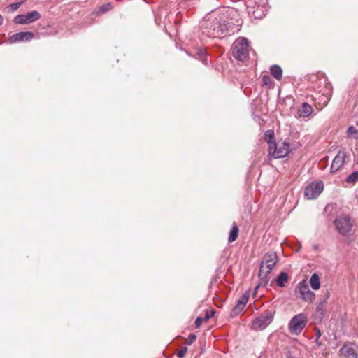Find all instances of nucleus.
<instances>
[{"label": "nucleus", "mask_w": 358, "mask_h": 358, "mask_svg": "<svg viewBox=\"0 0 358 358\" xmlns=\"http://www.w3.org/2000/svg\"><path fill=\"white\" fill-rule=\"evenodd\" d=\"M278 261V257L275 252H271L264 255L263 260L261 262L259 271V276L261 280V284L266 285L268 283V275L275 267Z\"/></svg>", "instance_id": "f257e3e1"}, {"label": "nucleus", "mask_w": 358, "mask_h": 358, "mask_svg": "<svg viewBox=\"0 0 358 358\" xmlns=\"http://www.w3.org/2000/svg\"><path fill=\"white\" fill-rule=\"evenodd\" d=\"M203 27L205 29L203 32L211 38H222L228 31L227 24L217 19L211 20L210 17L205 20Z\"/></svg>", "instance_id": "f03ea898"}, {"label": "nucleus", "mask_w": 358, "mask_h": 358, "mask_svg": "<svg viewBox=\"0 0 358 358\" xmlns=\"http://www.w3.org/2000/svg\"><path fill=\"white\" fill-rule=\"evenodd\" d=\"M334 224L338 232L342 236H345L352 231L355 224V220L350 215L344 214L336 218Z\"/></svg>", "instance_id": "7ed1b4c3"}, {"label": "nucleus", "mask_w": 358, "mask_h": 358, "mask_svg": "<svg viewBox=\"0 0 358 358\" xmlns=\"http://www.w3.org/2000/svg\"><path fill=\"white\" fill-rule=\"evenodd\" d=\"M232 53L234 57L239 61L246 59L249 53L248 40L245 38H239L236 40L233 45Z\"/></svg>", "instance_id": "20e7f679"}, {"label": "nucleus", "mask_w": 358, "mask_h": 358, "mask_svg": "<svg viewBox=\"0 0 358 358\" xmlns=\"http://www.w3.org/2000/svg\"><path fill=\"white\" fill-rule=\"evenodd\" d=\"M268 152L274 158H282L289 152V144L285 141L271 142L268 141Z\"/></svg>", "instance_id": "39448f33"}, {"label": "nucleus", "mask_w": 358, "mask_h": 358, "mask_svg": "<svg viewBox=\"0 0 358 358\" xmlns=\"http://www.w3.org/2000/svg\"><path fill=\"white\" fill-rule=\"evenodd\" d=\"M307 324V317L303 313L294 316L289 322V329L291 334L299 335Z\"/></svg>", "instance_id": "423d86ee"}, {"label": "nucleus", "mask_w": 358, "mask_h": 358, "mask_svg": "<svg viewBox=\"0 0 358 358\" xmlns=\"http://www.w3.org/2000/svg\"><path fill=\"white\" fill-rule=\"evenodd\" d=\"M268 0H253V1H248L247 3L249 12H252L256 18L265 15Z\"/></svg>", "instance_id": "0eeeda50"}, {"label": "nucleus", "mask_w": 358, "mask_h": 358, "mask_svg": "<svg viewBox=\"0 0 358 358\" xmlns=\"http://www.w3.org/2000/svg\"><path fill=\"white\" fill-rule=\"evenodd\" d=\"M324 185L322 182H313L308 184L304 191V196L307 199H316L323 191Z\"/></svg>", "instance_id": "6e6552de"}, {"label": "nucleus", "mask_w": 358, "mask_h": 358, "mask_svg": "<svg viewBox=\"0 0 358 358\" xmlns=\"http://www.w3.org/2000/svg\"><path fill=\"white\" fill-rule=\"evenodd\" d=\"M273 319V313L271 311H266L253 320L252 329L255 330L264 329L272 322Z\"/></svg>", "instance_id": "1a4fd4ad"}, {"label": "nucleus", "mask_w": 358, "mask_h": 358, "mask_svg": "<svg viewBox=\"0 0 358 358\" xmlns=\"http://www.w3.org/2000/svg\"><path fill=\"white\" fill-rule=\"evenodd\" d=\"M297 288L301 299L309 303H313L315 299V294L313 292L309 289L308 285L304 280L298 284Z\"/></svg>", "instance_id": "9d476101"}, {"label": "nucleus", "mask_w": 358, "mask_h": 358, "mask_svg": "<svg viewBox=\"0 0 358 358\" xmlns=\"http://www.w3.org/2000/svg\"><path fill=\"white\" fill-rule=\"evenodd\" d=\"M40 17H41V14L36 10H33V11H31L25 15H17L14 18L13 22L15 24H29V23L33 22L34 21H36Z\"/></svg>", "instance_id": "9b49d317"}, {"label": "nucleus", "mask_w": 358, "mask_h": 358, "mask_svg": "<svg viewBox=\"0 0 358 358\" xmlns=\"http://www.w3.org/2000/svg\"><path fill=\"white\" fill-rule=\"evenodd\" d=\"M346 153L343 150H340L337 155L334 157L331 166V171L336 172L339 170L345 163Z\"/></svg>", "instance_id": "f8f14e48"}, {"label": "nucleus", "mask_w": 358, "mask_h": 358, "mask_svg": "<svg viewBox=\"0 0 358 358\" xmlns=\"http://www.w3.org/2000/svg\"><path fill=\"white\" fill-rule=\"evenodd\" d=\"M33 34L29 31H22L13 34L9 38L10 43H17L20 41H30L33 38Z\"/></svg>", "instance_id": "ddd939ff"}, {"label": "nucleus", "mask_w": 358, "mask_h": 358, "mask_svg": "<svg viewBox=\"0 0 358 358\" xmlns=\"http://www.w3.org/2000/svg\"><path fill=\"white\" fill-rule=\"evenodd\" d=\"M313 111V107L310 104L303 103L301 107L298 109L297 117L299 118H306L311 115Z\"/></svg>", "instance_id": "4468645a"}, {"label": "nucleus", "mask_w": 358, "mask_h": 358, "mask_svg": "<svg viewBox=\"0 0 358 358\" xmlns=\"http://www.w3.org/2000/svg\"><path fill=\"white\" fill-rule=\"evenodd\" d=\"M341 354L345 358H357V354L355 349L349 345H345L340 350Z\"/></svg>", "instance_id": "2eb2a0df"}, {"label": "nucleus", "mask_w": 358, "mask_h": 358, "mask_svg": "<svg viewBox=\"0 0 358 358\" xmlns=\"http://www.w3.org/2000/svg\"><path fill=\"white\" fill-rule=\"evenodd\" d=\"M310 285L313 289L318 290L320 288V280L317 273H313L310 278Z\"/></svg>", "instance_id": "dca6fc26"}, {"label": "nucleus", "mask_w": 358, "mask_h": 358, "mask_svg": "<svg viewBox=\"0 0 358 358\" xmlns=\"http://www.w3.org/2000/svg\"><path fill=\"white\" fill-rule=\"evenodd\" d=\"M288 281V275L285 272H281L276 280L277 285L280 287H284Z\"/></svg>", "instance_id": "f3484780"}, {"label": "nucleus", "mask_w": 358, "mask_h": 358, "mask_svg": "<svg viewBox=\"0 0 358 358\" xmlns=\"http://www.w3.org/2000/svg\"><path fill=\"white\" fill-rule=\"evenodd\" d=\"M271 73L277 80H280L282 76V69L278 65H273L270 69Z\"/></svg>", "instance_id": "a211bd4d"}, {"label": "nucleus", "mask_w": 358, "mask_h": 358, "mask_svg": "<svg viewBox=\"0 0 358 358\" xmlns=\"http://www.w3.org/2000/svg\"><path fill=\"white\" fill-rule=\"evenodd\" d=\"M238 231H239L238 227L234 223L233 224L231 230V231L229 233V242L232 243V242H234V241H235L236 240V238L238 237Z\"/></svg>", "instance_id": "6ab92c4d"}, {"label": "nucleus", "mask_w": 358, "mask_h": 358, "mask_svg": "<svg viewBox=\"0 0 358 358\" xmlns=\"http://www.w3.org/2000/svg\"><path fill=\"white\" fill-rule=\"evenodd\" d=\"M327 298H328V295L327 296L326 299H323L322 300H321L316 307L317 312L319 313L322 317H323L325 313V306L327 303Z\"/></svg>", "instance_id": "aec40b11"}, {"label": "nucleus", "mask_w": 358, "mask_h": 358, "mask_svg": "<svg viewBox=\"0 0 358 358\" xmlns=\"http://www.w3.org/2000/svg\"><path fill=\"white\" fill-rule=\"evenodd\" d=\"M347 136L349 138L358 139V131L354 126H350L347 130Z\"/></svg>", "instance_id": "412c9836"}, {"label": "nucleus", "mask_w": 358, "mask_h": 358, "mask_svg": "<svg viewBox=\"0 0 358 358\" xmlns=\"http://www.w3.org/2000/svg\"><path fill=\"white\" fill-rule=\"evenodd\" d=\"M112 9V3H108L106 4H104L101 6H100L96 13L97 14H103L107 11H109L110 10Z\"/></svg>", "instance_id": "4be33fe9"}, {"label": "nucleus", "mask_w": 358, "mask_h": 358, "mask_svg": "<svg viewBox=\"0 0 358 358\" xmlns=\"http://www.w3.org/2000/svg\"><path fill=\"white\" fill-rule=\"evenodd\" d=\"M358 181V171H354L346 178V182L348 183H355Z\"/></svg>", "instance_id": "5701e85b"}, {"label": "nucleus", "mask_w": 358, "mask_h": 358, "mask_svg": "<svg viewBox=\"0 0 358 358\" xmlns=\"http://www.w3.org/2000/svg\"><path fill=\"white\" fill-rule=\"evenodd\" d=\"M244 306L243 305H241L238 301H237V303L236 305V306L232 309L231 310V315H236L238 314H239L241 310L244 308Z\"/></svg>", "instance_id": "b1692460"}, {"label": "nucleus", "mask_w": 358, "mask_h": 358, "mask_svg": "<svg viewBox=\"0 0 358 358\" xmlns=\"http://www.w3.org/2000/svg\"><path fill=\"white\" fill-rule=\"evenodd\" d=\"M262 83L264 85L268 86L271 87L272 86V79L268 75H264L262 76Z\"/></svg>", "instance_id": "393cba45"}, {"label": "nucleus", "mask_w": 358, "mask_h": 358, "mask_svg": "<svg viewBox=\"0 0 358 358\" xmlns=\"http://www.w3.org/2000/svg\"><path fill=\"white\" fill-rule=\"evenodd\" d=\"M248 301V296L246 294H244L240 297V299L238 300V302L243 306H245Z\"/></svg>", "instance_id": "a878e982"}, {"label": "nucleus", "mask_w": 358, "mask_h": 358, "mask_svg": "<svg viewBox=\"0 0 358 358\" xmlns=\"http://www.w3.org/2000/svg\"><path fill=\"white\" fill-rule=\"evenodd\" d=\"M266 138H268V142L271 141L273 142L272 140L274 138V133L271 130H268L265 133Z\"/></svg>", "instance_id": "bb28decb"}, {"label": "nucleus", "mask_w": 358, "mask_h": 358, "mask_svg": "<svg viewBox=\"0 0 358 358\" xmlns=\"http://www.w3.org/2000/svg\"><path fill=\"white\" fill-rule=\"evenodd\" d=\"M196 339V336L194 334H189L187 340V343L188 345H191L192 343H194Z\"/></svg>", "instance_id": "cd10ccee"}, {"label": "nucleus", "mask_w": 358, "mask_h": 358, "mask_svg": "<svg viewBox=\"0 0 358 358\" xmlns=\"http://www.w3.org/2000/svg\"><path fill=\"white\" fill-rule=\"evenodd\" d=\"M198 54H199V57H201V59L203 61V62L206 63V58L205 51L203 50L200 49L198 51Z\"/></svg>", "instance_id": "c85d7f7f"}, {"label": "nucleus", "mask_w": 358, "mask_h": 358, "mask_svg": "<svg viewBox=\"0 0 358 358\" xmlns=\"http://www.w3.org/2000/svg\"><path fill=\"white\" fill-rule=\"evenodd\" d=\"M214 315H215V311L213 310H212L210 311L208 310L206 313L204 320H208L210 318L213 317L214 316Z\"/></svg>", "instance_id": "c756f323"}, {"label": "nucleus", "mask_w": 358, "mask_h": 358, "mask_svg": "<svg viewBox=\"0 0 358 358\" xmlns=\"http://www.w3.org/2000/svg\"><path fill=\"white\" fill-rule=\"evenodd\" d=\"M21 4H22V2L12 3L10 6V10L12 11H15V10H17L20 8V6H21Z\"/></svg>", "instance_id": "7c9ffc66"}, {"label": "nucleus", "mask_w": 358, "mask_h": 358, "mask_svg": "<svg viewBox=\"0 0 358 358\" xmlns=\"http://www.w3.org/2000/svg\"><path fill=\"white\" fill-rule=\"evenodd\" d=\"M187 349L186 348H184L181 349L180 351L178 352L177 355L179 358H182L185 357V354L187 353Z\"/></svg>", "instance_id": "2f4dec72"}, {"label": "nucleus", "mask_w": 358, "mask_h": 358, "mask_svg": "<svg viewBox=\"0 0 358 358\" xmlns=\"http://www.w3.org/2000/svg\"><path fill=\"white\" fill-rule=\"evenodd\" d=\"M202 322H203V318L199 317L196 318V321H195V326L196 328H199L201 324H202Z\"/></svg>", "instance_id": "473e14b6"}, {"label": "nucleus", "mask_w": 358, "mask_h": 358, "mask_svg": "<svg viewBox=\"0 0 358 358\" xmlns=\"http://www.w3.org/2000/svg\"><path fill=\"white\" fill-rule=\"evenodd\" d=\"M316 335H317V338H316L315 341L317 343L319 338L321 336V332L319 329H317Z\"/></svg>", "instance_id": "72a5a7b5"}, {"label": "nucleus", "mask_w": 358, "mask_h": 358, "mask_svg": "<svg viewBox=\"0 0 358 358\" xmlns=\"http://www.w3.org/2000/svg\"><path fill=\"white\" fill-rule=\"evenodd\" d=\"M287 358H296V357H294L293 355H292L290 352H288L287 354Z\"/></svg>", "instance_id": "f704fd0d"}, {"label": "nucleus", "mask_w": 358, "mask_h": 358, "mask_svg": "<svg viewBox=\"0 0 358 358\" xmlns=\"http://www.w3.org/2000/svg\"><path fill=\"white\" fill-rule=\"evenodd\" d=\"M3 21V17L0 15V25H1V24H2Z\"/></svg>", "instance_id": "c9c22d12"}]
</instances>
